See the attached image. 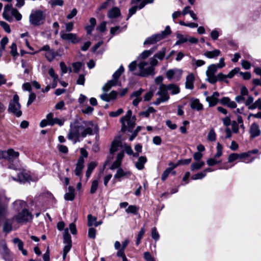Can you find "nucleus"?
<instances>
[{
  "label": "nucleus",
  "mask_w": 261,
  "mask_h": 261,
  "mask_svg": "<svg viewBox=\"0 0 261 261\" xmlns=\"http://www.w3.org/2000/svg\"><path fill=\"white\" fill-rule=\"evenodd\" d=\"M85 126L79 123H75L70 125V129L67 135V138L70 140L73 141V143L79 141L80 137L85 138L87 135H93V131L96 133L98 132V128L96 126L91 122L85 123Z\"/></svg>",
  "instance_id": "obj_1"
},
{
  "label": "nucleus",
  "mask_w": 261,
  "mask_h": 261,
  "mask_svg": "<svg viewBox=\"0 0 261 261\" xmlns=\"http://www.w3.org/2000/svg\"><path fill=\"white\" fill-rule=\"evenodd\" d=\"M13 204L15 208L19 211L22 209L21 212L19 213L15 217L17 222L19 223H25L31 221L33 219V215L27 208H25L26 203L24 201L16 200Z\"/></svg>",
  "instance_id": "obj_2"
},
{
  "label": "nucleus",
  "mask_w": 261,
  "mask_h": 261,
  "mask_svg": "<svg viewBox=\"0 0 261 261\" xmlns=\"http://www.w3.org/2000/svg\"><path fill=\"white\" fill-rule=\"evenodd\" d=\"M136 118L135 116H132V111L129 110L126 114L120 119L122 124L121 130L125 132L127 130L132 132L136 124Z\"/></svg>",
  "instance_id": "obj_3"
},
{
  "label": "nucleus",
  "mask_w": 261,
  "mask_h": 261,
  "mask_svg": "<svg viewBox=\"0 0 261 261\" xmlns=\"http://www.w3.org/2000/svg\"><path fill=\"white\" fill-rule=\"evenodd\" d=\"M148 65V63L146 61H142L140 62L138 65L139 71L133 73L134 74L142 77H147L149 75L153 76L155 73L154 72V67L156 65H152L150 64V66L146 67V66Z\"/></svg>",
  "instance_id": "obj_4"
},
{
  "label": "nucleus",
  "mask_w": 261,
  "mask_h": 261,
  "mask_svg": "<svg viewBox=\"0 0 261 261\" xmlns=\"http://www.w3.org/2000/svg\"><path fill=\"white\" fill-rule=\"evenodd\" d=\"M3 16L5 19L10 22L13 21V16L17 21H19L22 18L21 14L16 9L12 8V5H7L5 6Z\"/></svg>",
  "instance_id": "obj_5"
},
{
  "label": "nucleus",
  "mask_w": 261,
  "mask_h": 261,
  "mask_svg": "<svg viewBox=\"0 0 261 261\" xmlns=\"http://www.w3.org/2000/svg\"><path fill=\"white\" fill-rule=\"evenodd\" d=\"M19 99L18 95H14L12 99L9 102L8 108V112L12 113L17 117H19L22 115L21 105L19 102Z\"/></svg>",
  "instance_id": "obj_6"
},
{
  "label": "nucleus",
  "mask_w": 261,
  "mask_h": 261,
  "mask_svg": "<svg viewBox=\"0 0 261 261\" xmlns=\"http://www.w3.org/2000/svg\"><path fill=\"white\" fill-rule=\"evenodd\" d=\"M171 33L169 26H167L164 31H162L161 33L157 34L147 38L144 42V44H153L156 42L166 38L168 35H170Z\"/></svg>",
  "instance_id": "obj_7"
},
{
  "label": "nucleus",
  "mask_w": 261,
  "mask_h": 261,
  "mask_svg": "<svg viewBox=\"0 0 261 261\" xmlns=\"http://www.w3.org/2000/svg\"><path fill=\"white\" fill-rule=\"evenodd\" d=\"M45 18V15L41 10H36L32 12L29 16L30 23L35 26H38L43 24Z\"/></svg>",
  "instance_id": "obj_8"
},
{
  "label": "nucleus",
  "mask_w": 261,
  "mask_h": 261,
  "mask_svg": "<svg viewBox=\"0 0 261 261\" xmlns=\"http://www.w3.org/2000/svg\"><path fill=\"white\" fill-rule=\"evenodd\" d=\"M167 88V85L163 84H160L158 91L156 93V95L159 96V97L153 102V105L158 106L162 102L167 101L169 99L170 96Z\"/></svg>",
  "instance_id": "obj_9"
},
{
  "label": "nucleus",
  "mask_w": 261,
  "mask_h": 261,
  "mask_svg": "<svg viewBox=\"0 0 261 261\" xmlns=\"http://www.w3.org/2000/svg\"><path fill=\"white\" fill-rule=\"evenodd\" d=\"M219 68L218 66L214 64H211L208 66L207 69L205 72L206 75V81L212 84L216 83V77L215 73L217 71V69Z\"/></svg>",
  "instance_id": "obj_10"
},
{
  "label": "nucleus",
  "mask_w": 261,
  "mask_h": 261,
  "mask_svg": "<svg viewBox=\"0 0 261 261\" xmlns=\"http://www.w3.org/2000/svg\"><path fill=\"white\" fill-rule=\"evenodd\" d=\"M167 49L166 47H163L160 51L157 52L154 56L149 59L150 64L152 65H158L159 62L157 59L162 60L164 58Z\"/></svg>",
  "instance_id": "obj_11"
},
{
  "label": "nucleus",
  "mask_w": 261,
  "mask_h": 261,
  "mask_svg": "<svg viewBox=\"0 0 261 261\" xmlns=\"http://www.w3.org/2000/svg\"><path fill=\"white\" fill-rule=\"evenodd\" d=\"M166 75L169 80H174L175 81H178L181 76L182 71L177 68L169 69L167 71Z\"/></svg>",
  "instance_id": "obj_12"
},
{
  "label": "nucleus",
  "mask_w": 261,
  "mask_h": 261,
  "mask_svg": "<svg viewBox=\"0 0 261 261\" xmlns=\"http://www.w3.org/2000/svg\"><path fill=\"white\" fill-rule=\"evenodd\" d=\"M60 36L62 39L74 44L77 43L81 41V39L77 38L76 35L73 33H66L64 31H61L60 32Z\"/></svg>",
  "instance_id": "obj_13"
},
{
  "label": "nucleus",
  "mask_w": 261,
  "mask_h": 261,
  "mask_svg": "<svg viewBox=\"0 0 261 261\" xmlns=\"http://www.w3.org/2000/svg\"><path fill=\"white\" fill-rule=\"evenodd\" d=\"M3 158L7 159L10 162H13L17 159L19 153L17 151H14L13 149H9L7 151L2 152Z\"/></svg>",
  "instance_id": "obj_14"
},
{
  "label": "nucleus",
  "mask_w": 261,
  "mask_h": 261,
  "mask_svg": "<svg viewBox=\"0 0 261 261\" xmlns=\"http://www.w3.org/2000/svg\"><path fill=\"white\" fill-rule=\"evenodd\" d=\"M0 246L2 247V254L3 258L5 260H8L10 258L11 255V251L7 247V244L5 240H2L0 242Z\"/></svg>",
  "instance_id": "obj_15"
},
{
  "label": "nucleus",
  "mask_w": 261,
  "mask_h": 261,
  "mask_svg": "<svg viewBox=\"0 0 261 261\" xmlns=\"http://www.w3.org/2000/svg\"><path fill=\"white\" fill-rule=\"evenodd\" d=\"M248 93L249 92L247 88L245 86H242L240 90V95H237L234 99L239 103L245 102V96H248Z\"/></svg>",
  "instance_id": "obj_16"
},
{
  "label": "nucleus",
  "mask_w": 261,
  "mask_h": 261,
  "mask_svg": "<svg viewBox=\"0 0 261 261\" xmlns=\"http://www.w3.org/2000/svg\"><path fill=\"white\" fill-rule=\"evenodd\" d=\"M249 132L252 138H255L260 135V130L259 128V125L256 123H253L251 124Z\"/></svg>",
  "instance_id": "obj_17"
},
{
  "label": "nucleus",
  "mask_w": 261,
  "mask_h": 261,
  "mask_svg": "<svg viewBox=\"0 0 261 261\" xmlns=\"http://www.w3.org/2000/svg\"><path fill=\"white\" fill-rule=\"evenodd\" d=\"M117 92L116 91H112L109 94L104 93L100 96V98L105 101H110L111 100L116 98Z\"/></svg>",
  "instance_id": "obj_18"
},
{
  "label": "nucleus",
  "mask_w": 261,
  "mask_h": 261,
  "mask_svg": "<svg viewBox=\"0 0 261 261\" xmlns=\"http://www.w3.org/2000/svg\"><path fill=\"white\" fill-rule=\"evenodd\" d=\"M84 159L83 157H80L76 164V168L74 170L75 174L76 176H80L82 173V170L84 168Z\"/></svg>",
  "instance_id": "obj_19"
},
{
  "label": "nucleus",
  "mask_w": 261,
  "mask_h": 261,
  "mask_svg": "<svg viewBox=\"0 0 261 261\" xmlns=\"http://www.w3.org/2000/svg\"><path fill=\"white\" fill-rule=\"evenodd\" d=\"M29 175L22 172L18 174L17 177H12V178L14 180L19 181L20 183H24L29 180Z\"/></svg>",
  "instance_id": "obj_20"
},
{
  "label": "nucleus",
  "mask_w": 261,
  "mask_h": 261,
  "mask_svg": "<svg viewBox=\"0 0 261 261\" xmlns=\"http://www.w3.org/2000/svg\"><path fill=\"white\" fill-rule=\"evenodd\" d=\"M220 102L224 105H226L228 107L234 109L237 107V104L233 101H231L228 97H224L220 100Z\"/></svg>",
  "instance_id": "obj_21"
},
{
  "label": "nucleus",
  "mask_w": 261,
  "mask_h": 261,
  "mask_svg": "<svg viewBox=\"0 0 261 261\" xmlns=\"http://www.w3.org/2000/svg\"><path fill=\"white\" fill-rule=\"evenodd\" d=\"M75 197V189L73 187L69 186L68 188V192L64 195L66 200L72 201Z\"/></svg>",
  "instance_id": "obj_22"
},
{
  "label": "nucleus",
  "mask_w": 261,
  "mask_h": 261,
  "mask_svg": "<svg viewBox=\"0 0 261 261\" xmlns=\"http://www.w3.org/2000/svg\"><path fill=\"white\" fill-rule=\"evenodd\" d=\"M194 81V75L193 73L189 74L186 77L185 87L187 89H193L194 88L193 82Z\"/></svg>",
  "instance_id": "obj_23"
},
{
  "label": "nucleus",
  "mask_w": 261,
  "mask_h": 261,
  "mask_svg": "<svg viewBox=\"0 0 261 261\" xmlns=\"http://www.w3.org/2000/svg\"><path fill=\"white\" fill-rule=\"evenodd\" d=\"M121 145V141L119 139H115L111 144V146L110 149V154H113L115 152H116L118 149V147H120Z\"/></svg>",
  "instance_id": "obj_24"
},
{
  "label": "nucleus",
  "mask_w": 261,
  "mask_h": 261,
  "mask_svg": "<svg viewBox=\"0 0 261 261\" xmlns=\"http://www.w3.org/2000/svg\"><path fill=\"white\" fill-rule=\"evenodd\" d=\"M221 54L219 49H215L212 51H206L204 52L203 55L208 59L215 58L218 57Z\"/></svg>",
  "instance_id": "obj_25"
},
{
  "label": "nucleus",
  "mask_w": 261,
  "mask_h": 261,
  "mask_svg": "<svg viewBox=\"0 0 261 261\" xmlns=\"http://www.w3.org/2000/svg\"><path fill=\"white\" fill-rule=\"evenodd\" d=\"M131 174L129 171H124L121 168L117 169L116 173L114 175L115 178H120L124 176H129Z\"/></svg>",
  "instance_id": "obj_26"
},
{
  "label": "nucleus",
  "mask_w": 261,
  "mask_h": 261,
  "mask_svg": "<svg viewBox=\"0 0 261 261\" xmlns=\"http://www.w3.org/2000/svg\"><path fill=\"white\" fill-rule=\"evenodd\" d=\"M120 15V11L117 7H114L109 11L108 16L110 18H115L119 16Z\"/></svg>",
  "instance_id": "obj_27"
},
{
  "label": "nucleus",
  "mask_w": 261,
  "mask_h": 261,
  "mask_svg": "<svg viewBox=\"0 0 261 261\" xmlns=\"http://www.w3.org/2000/svg\"><path fill=\"white\" fill-rule=\"evenodd\" d=\"M118 81L116 80L113 79L109 80L102 87L103 91L107 92L108 91L111 87L115 86L117 85Z\"/></svg>",
  "instance_id": "obj_28"
},
{
  "label": "nucleus",
  "mask_w": 261,
  "mask_h": 261,
  "mask_svg": "<svg viewBox=\"0 0 261 261\" xmlns=\"http://www.w3.org/2000/svg\"><path fill=\"white\" fill-rule=\"evenodd\" d=\"M58 55V52L56 51L54 49H51L49 51L46 52L45 57L49 62H51L54 60L55 58Z\"/></svg>",
  "instance_id": "obj_29"
},
{
  "label": "nucleus",
  "mask_w": 261,
  "mask_h": 261,
  "mask_svg": "<svg viewBox=\"0 0 261 261\" xmlns=\"http://www.w3.org/2000/svg\"><path fill=\"white\" fill-rule=\"evenodd\" d=\"M190 107L192 109L200 111L203 109V106L200 102L199 99H195L191 101Z\"/></svg>",
  "instance_id": "obj_30"
},
{
  "label": "nucleus",
  "mask_w": 261,
  "mask_h": 261,
  "mask_svg": "<svg viewBox=\"0 0 261 261\" xmlns=\"http://www.w3.org/2000/svg\"><path fill=\"white\" fill-rule=\"evenodd\" d=\"M147 162L145 156H142L139 158L138 161L135 164L136 167L138 170H142L144 168V165Z\"/></svg>",
  "instance_id": "obj_31"
},
{
  "label": "nucleus",
  "mask_w": 261,
  "mask_h": 261,
  "mask_svg": "<svg viewBox=\"0 0 261 261\" xmlns=\"http://www.w3.org/2000/svg\"><path fill=\"white\" fill-rule=\"evenodd\" d=\"M246 156L245 153L237 154L235 153H231L228 158V162L229 163L232 162L237 160L239 158H243Z\"/></svg>",
  "instance_id": "obj_32"
},
{
  "label": "nucleus",
  "mask_w": 261,
  "mask_h": 261,
  "mask_svg": "<svg viewBox=\"0 0 261 261\" xmlns=\"http://www.w3.org/2000/svg\"><path fill=\"white\" fill-rule=\"evenodd\" d=\"M191 59V65L196 68L202 66L205 64V61L202 60H196L194 58L190 57Z\"/></svg>",
  "instance_id": "obj_33"
},
{
  "label": "nucleus",
  "mask_w": 261,
  "mask_h": 261,
  "mask_svg": "<svg viewBox=\"0 0 261 261\" xmlns=\"http://www.w3.org/2000/svg\"><path fill=\"white\" fill-rule=\"evenodd\" d=\"M168 90H170L172 94H176L179 92V87L174 84H170L167 85Z\"/></svg>",
  "instance_id": "obj_34"
},
{
  "label": "nucleus",
  "mask_w": 261,
  "mask_h": 261,
  "mask_svg": "<svg viewBox=\"0 0 261 261\" xmlns=\"http://www.w3.org/2000/svg\"><path fill=\"white\" fill-rule=\"evenodd\" d=\"M63 238L64 244H71V236L69 233L68 229L67 228L64 230Z\"/></svg>",
  "instance_id": "obj_35"
},
{
  "label": "nucleus",
  "mask_w": 261,
  "mask_h": 261,
  "mask_svg": "<svg viewBox=\"0 0 261 261\" xmlns=\"http://www.w3.org/2000/svg\"><path fill=\"white\" fill-rule=\"evenodd\" d=\"M204 165L203 161H200L198 163H194L191 164V170H198L201 168Z\"/></svg>",
  "instance_id": "obj_36"
},
{
  "label": "nucleus",
  "mask_w": 261,
  "mask_h": 261,
  "mask_svg": "<svg viewBox=\"0 0 261 261\" xmlns=\"http://www.w3.org/2000/svg\"><path fill=\"white\" fill-rule=\"evenodd\" d=\"M12 229V222L10 220H6L4 224L3 231L5 232H9Z\"/></svg>",
  "instance_id": "obj_37"
},
{
  "label": "nucleus",
  "mask_w": 261,
  "mask_h": 261,
  "mask_svg": "<svg viewBox=\"0 0 261 261\" xmlns=\"http://www.w3.org/2000/svg\"><path fill=\"white\" fill-rule=\"evenodd\" d=\"M124 71V68L121 65L119 67V69H117L114 73L113 74V79L116 80L117 81H118V79L121 75L122 73Z\"/></svg>",
  "instance_id": "obj_38"
},
{
  "label": "nucleus",
  "mask_w": 261,
  "mask_h": 261,
  "mask_svg": "<svg viewBox=\"0 0 261 261\" xmlns=\"http://www.w3.org/2000/svg\"><path fill=\"white\" fill-rule=\"evenodd\" d=\"M207 140L213 142L215 141L216 139V134L215 132V130L213 128L210 129L208 135H207Z\"/></svg>",
  "instance_id": "obj_39"
},
{
  "label": "nucleus",
  "mask_w": 261,
  "mask_h": 261,
  "mask_svg": "<svg viewBox=\"0 0 261 261\" xmlns=\"http://www.w3.org/2000/svg\"><path fill=\"white\" fill-rule=\"evenodd\" d=\"M145 232V229L144 227H142L140 230L139 231L137 238V241H136V245H139L141 239L143 238V235L144 234Z\"/></svg>",
  "instance_id": "obj_40"
},
{
  "label": "nucleus",
  "mask_w": 261,
  "mask_h": 261,
  "mask_svg": "<svg viewBox=\"0 0 261 261\" xmlns=\"http://www.w3.org/2000/svg\"><path fill=\"white\" fill-rule=\"evenodd\" d=\"M256 108H258L259 110H261V98H258L255 102L252 103V106L249 108V110H253L255 109Z\"/></svg>",
  "instance_id": "obj_41"
},
{
  "label": "nucleus",
  "mask_w": 261,
  "mask_h": 261,
  "mask_svg": "<svg viewBox=\"0 0 261 261\" xmlns=\"http://www.w3.org/2000/svg\"><path fill=\"white\" fill-rule=\"evenodd\" d=\"M98 181L97 180H94L91 184L90 193L91 194L95 193L97 189Z\"/></svg>",
  "instance_id": "obj_42"
},
{
  "label": "nucleus",
  "mask_w": 261,
  "mask_h": 261,
  "mask_svg": "<svg viewBox=\"0 0 261 261\" xmlns=\"http://www.w3.org/2000/svg\"><path fill=\"white\" fill-rule=\"evenodd\" d=\"M138 210V208L136 205H131L128 206L127 208L125 210V212L127 213L136 214H137Z\"/></svg>",
  "instance_id": "obj_43"
},
{
  "label": "nucleus",
  "mask_w": 261,
  "mask_h": 261,
  "mask_svg": "<svg viewBox=\"0 0 261 261\" xmlns=\"http://www.w3.org/2000/svg\"><path fill=\"white\" fill-rule=\"evenodd\" d=\"M206 100L208 102L210 107H213L217 105L218 103V99H215L211 96H207Z\"/></svg>",
  "instance_id": "obj_44"
},
{
  "label": "nucleus",
  "mask_w": 261,
  "mask_h": 261,
  "mask_svg": "<svg viewBox=\"0 0 261 261\" xmlns=\"http://www.w3.org/2000/svg\"><path fill=\"white\" fill-rule=\"evenodd\" d=\"M177 37L178 40L176 41L175 43L176 45L185 43L188 41V39L186 37L179 34L177 35Z\"/></svg>",
  "instance_id": "obj_45"
},
{
  "label": "nucleus",
  "mask_w": 261,
  "mask_h": 261,
  "mask_svg": "<svg viewBox=\"0 0 261 261\" xmlns=\"http://www.w3.org/2000/svg\"><path fill=\"white\" fill-rule=\"evenodd\" d=\"M254 98L251 95H248L246 100L245 101V105L246 106L248 107V109L249 110V108L252 106V103H253Z\"/></svg>",
  "instance_id": "obj_46"
},
{
  "label": "nucleus",
  "mask_w": 261,
  "mask_h": 261,
  "mask_svg": "<svg viewBox=\"0 0 261 261\" xmlns=\"http://www.w3.org/2000/svg\"><path fill=\"white\" fill-rule=\"evenodd\" d=\"M88 219V225L89 227H91L94 225L96 220V218L92 216V215L89 214L87 216Z\"/></svg>",
  "instance_id": "obj_47"
},
{
  "label": "nucleus",
  "mask_w": 261,
  "mask_h": 261,
  "mask_svg": "<svg viewBox=\"0 0 261 261\" xmlns=\"http://www.w3.org/2000/svg\"><path fill=\"white\" fill-rule=\"evenodd\" d=\"M13 242L17 245V247L19 250H22V248H23V242L18 238H15L13 240Z\"/></svg>",
  "instance_id": "obj_48"
},
{
  "label": "nucleus",
  "mask_w": 261,
  "mask_h": 261,
  "mask_svg": "<svg viewBox=\"0 0 261 261\" xmlns=\"http://www.w3.org/2000/svg\"><path fill=\"white\" fill-rule=\"evenodd\" d=\"M206 176L205 172H201L195 174L192 176V179L193 180L201 179Z\"/></svg>",
  "instance_id": "obj_49"
},
{
  "label": "nucleus",
  "mask_w": 261,
  "mask_h": 261,
  "mask_svg": "<svg viewBox=\"0 0 261 261\" xmlns=\"http://www.w3.org/2000/svg\"><path fill=\"white\" fill-rule=\"evenodd\" d=\"M143 90L142 89H140L139 90L134 92L130 96V97H135V98H139L142 99L141 97V95L143 92Z\"/></svg>",
  "instance_id": "obj_50"
},
{
  "label": "nucleus",
  "mask_w": 261,
  "mask_h": 261,
  "mask_svg": "<svg viewBox=\"0 0 261 261\" xmlns=\"http://www.w3.org/2000/svg\"><path fill=\"white\" fill-rule=\"evenodd\" d=\"M65 244V245L64 247L63 255V257L64 259L65 258L67 254L68 253V252L70 251V250L71 248V244Z\"/></svg>",
  "instance_id": "obj_51"
},
{
  "label": "nucleus",
  "mask_w": 261,
  "mask_h": 261,
  "mask_svg": "<svg viewBox=\"0 0 261 261\" xmlns=\"http://www.w3.org/2000/svg\"><path fill=\"white\" fill-rule=\"evenodd\" d=\"M151 55V52L148 50H145L143 51L139 56V58L142 59H145Z\"/></svg>",
  "instance_id": "obj_52"
},
{
  "label": "nucleus",
  "mask_w": 261,
  "mask_h": 261,
  "mask_svg": "<svg viewBox=\"0 0 261 261\" xmlns=\"http://www.w3.org/2000/svg\"><path fill=\"white\" fill-rule=\"evenodd\" d=\"M171 169L167 168L163 173L161 179L163 181H165L167 177L168 176L169 174L171 172Z\"/></svg>",
  "instance_id": "obj_53"
},
{
  "label": "nucleus",
  "mask_w": 261,
  "mask_h": 261,
  "mask_svg": "<svg viewBox=\"0 0 261 261\" xmlns=\"http://www.w3.org/2000/svg\"><path fill=\"white\" fill-rule=\"evenodd\" d=\"M240 68L239 67H236L232 70H231L228 74H227V76L228 78H232L236 74L239 72Z\"/></svg>",
  "instance_id": "obj_54"
},
{
  "label": "nucleus",
  "mask_w": 261,
  "mask_h": 261,
  "mask_svg": "<svg viewBox=\"0 0 261 261\" xmlns=\"http://www.w3.org/2000/svg\"><path fill=\"white\" fill-rule=\"evenodd\" d=\"M151 237L152 239L155 241L158 240L160 238L159 234L158 233L156 230V228L155 227H153L152 228Z\"/></svg>",
  "instance_id": "obj_55"
},
{
  "label": "nucleus",
  "mask_w": 261,
  "mask_h": 261,
  "mask_svg": "<svg viewBox=\"0 0 261 261\" xmlns=\"http://www.w3.org/2000/svg\"><path fill=\"white\" fill-rule=\"evenodd\" d=\"M216 83L217 81H223L225 80L226 78H228L227 75H225L223 73L220 72L218 73L216 76Z\"/></svg>",
  "instance_id": "obj_56"
},
{
  "label": "nucleus",
  "mask_w": 261,
  "mask_h": 261,
  "mask_svg": "<svg viewBox=\"0 0 261 261\" xmlns=\"http://www.w3.org/2000/svg\"><path fill=\"white\" fill-rule=\"evenodd\" d=\"M72 66L74 69V71L75 72H78L82 66V63L81 62H78L73 63Z\"/></svg>",
  "instance_id": "obj_57"
},
{
  "label": "nucleus",
  "mask_w": 261,
  "mask_h": 261,
  "mask_svg": "<svg viewBox=\"0 0 261 261\" xmlns=\"http://www.w3.org/2000/svg\"><path fill=\"white\" fill-rule=\"evenodd\" d=\"M88 237L92 239L95 238L96 237V229L93 227H91L88 230Z\"/></svg>",
  "instance_id": "obj_58"
},
{
  "label": "nucleus",
  "mask_w": 261,
  "mask_h": 261,
  "mask_svg": "<svg viewBox=\"0 0 261 261\" xmlns=\"http://www.w3.org/2000/svg\"><path fill=\"white\" fill-rule=\"evenodd\" d=\"M231 128L233 133L235 134H237L239 132V125L237 122L235 121H232L231 122Z\"/></svg>",
  "instance_id": "obj_59"
},
{
  "label": "nucleus",
  "mask_w": 261,
  "mask_h": 261,
  "mask_svg": "<svg viewBox=\"0 0 261 261\" xmlns=\"http://www.w3.org/2000/svg\"><path fill=\"white\" fill-rule=\"evenodd\" d=\"M123 112V110L122 109L120 108L118 109L116 111L111 112L110 113L109 115L111 117H117L120 114H121Z\"/></svg>",
  "instance_id": "obj_60"
},
{
  "label": "nucleus",
  "mask_w": 261,
  "mask_h": 261,
  "mask_svg": "<svg viewBox=\"0 0 261 261\" xmlns=\"http://www.w3.org/2000/svg\"><path fill=\"white\" fill-rule=\"evenodd\" d=\"M0 24L7 33H10L11 32L10 26L8 23L4 21H1Z\"/></svg>",
  "instance_id": "obj_61"
},
{
  "label": "nucleus",
  "mask_w": 261,
  "mask_h": 261,
  "mask_svg": "<svg viewBox=\"0 0 261 261\" xmlns=\"http://www.w3.org/2000/svg\"><path fill=\"white\" fill-rule=\"evenodd\" d=\"M11 55L15 57V56L18 55L17 51V46L16 44L15 43H13L11 45Z\"/></svg>",
  "instance_id": "obj_62"
},
{
  "label": "nucleus",
  "mask_w": 261,
  "mask_h": 261,
  "mask_svg": "<svg viewBox=\"0 0 261 261\" xmlns=\"http://www.w3.org/2000/svg\"><path fill=\"white\" fill-rule=\"evenodd\" d=\"M107 22L102 21L97 27V30L101 32H104L106 29Z\"/></svg>",
  "instance_id": "obj_63"
},
{
  "label": "nucleus",
  "mask_w": 261,
  "mask_h": 261,
  "mask_svg": "<svg viewBox=\"0 0 261 261\" xmlns=\"http://www.w3.org/2000/svg\"><path fill=\"white\" fill-rule=\"evenodd\" d=\"M144 257L146 261H155L154 258L149 252L144 253Z\"/></svg>",
  "instance_id": "obj_64"
}]
</instances>
